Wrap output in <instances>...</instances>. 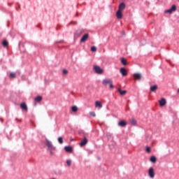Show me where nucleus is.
<instances>
[{"mask_svg": "<svg viewBox=\"0 0 179 179\" xmlns=\"http://www.w3.org/2000/svg\"><path fill=\"white\" fill-rule=\"evenodd\" d=\"M93 69L97 75H103L104 73V70L99 66L94 65Z\"/></svg>", "mask_w": 179, "mask_h": 179, "instance_id": "obj_1", "label": "nucleus"}, {"mask_svg": "<svg viewBox=\"0 0 179 179\" xmlns=\"http://www.w3.org/2000/svg\"><path fill=\"white\" fill-rule=\"evenodd\" d=\"M45 145L48 148V150L50 151V150H55L57 148H55V146H53L52 143L51 141H50V140L46 139L45 140Z\"/></svg>", "mask_w": 179, "mask_h": 179, "instance_id": "obj_2", "label": "nucleus"}, {"mask_svg": "<svg viewBox=\"0 0 179 179\" xmlns=\"http://www.w3.org/2000/svg\"><path fill=\"white\" fill-rule=\"evenodd\" d=\"M176 10H177V6L173 4V5L171 6V7L169 9L166 10L164 11V13H169V15H171V13L176 12Z\"/></svg>", "mask_w": 179, "mask_h": 179, "instance_id": "obj_3", "label": "nucleus"}, {"mask_svg": "<svg viewBox=\"0 0 179 179\" xmlns=\"http://www.w3.org/2000/svg\"><path fill=\"white\" fill-rule=\"evenodd\" d=\"M148 176L150 177V178H155V169H153V167H150L148 169Z\"/></svg>", "mask_w": 179, "mask_h": 179, "instance_id": "obj_4", "label": "nucleus"}, {"mask_svg": "<svg viewBox=\"0 0 179 179\" xmlns=\"http://www.w3.org/2000/svg\"><path fill=\"white\" fill-rule=\"evenodd\" d=\"M112 82L113 80L110 78L104 79L102 81V85H103V86H107V85H110Z\"/></svg>", "mask_w": 179, "mask_h": 179, "instance_id": "obj_5", "label": "nucleus"}, {"mask_svg": "<svg viewBox=\"0 0 179 179\" xmlns=\"http://www.w3.org/2000/svg\"><path fill=\"white\" fill-rule=\"evenodd\" d=\"M64 150L67 153H72V152H73V148H72V146L71 145L65 146Z\"/></svg>", "mask_w": 179, "mask_h": 179, "instance_id": "obj_6", "label": "nucleus"}, {"mask_svg": "<svg viewBox=\"0 0 179 179\" xmlns=\"http://www.w3.org/2000/svg\"><path fill=\"white\" fill-rule=\"evenodd\" d=\"M167 103V101H166V99L162 98L161 100L159 101V103L160 107H164Z\"/></svg>", "mask_w": 179, "mask_h": 179, "instance_id": "obj_7", "label": "nucleus"}, {"mask_svg": "<svg viewBox=\"0 0 179 179\" xmlns=\"http://www.w3.org/2000/svg\"><path fill=\"white\" fill-rule=\"evenodd\" d=\"M136 80H141L142 79V74L139 73H136L133 75Z\"/></svg>", "mask_w": 179, "mask_h": 179, "instance_id": "obj_8", "label": "nucleus"}, {"mask_svg": "<svg viewBox=\"0 0 179 179\" xmlns=\"http://www.w3.org/2000/svg\"><path fill=\"white\" fill-rule=\"evenodd\" d=\"M87 138H86V136L84 137V139L80 143V146L83 147V146H86V145H87Z\"/></svg>", "mask_w": 179, "mask_h": 179, "instance_id": "obj_9", "label": "nucleus"}, {"mask_svg": "<svg viewBox=\"0 0 179 179\" xmlns=\"http://www.w3.org/2000/svg\"><path fill=\"white\" fill-rule=\"evenodd\" d=\"M20 108L22 110H24V111H28L29 108H27V105L26 104V103L23 102L20 104Z\"/></svg>", "mask_w": 179, "mask_h": 179, "instance_id": "obj_10", "label": "nucleus"}, {"mask_svg": "<svg viewBox=\"0 0 179 179\" xmlns=\"http://www.w3.org/2000/svg\"><path fill=\"white\" fill-rule=\"evenodd\" d=\"M116 17L119 20H120V19H122V11L117 10V11L116 12Z\"/></svg>", "mask_w": 179, "mask_h": 179, "instance_id": "obj_11", "label": "nucleus"}, {"mask_svg": "<svg viewBox=\"0 0 179 179\" xmlns=\"http://www.w3.org/2000/svg\"><path fill=\"white\" fill-rule=\"evenodd\" d=\"M127 121L125 120H121L118 122V126L121 127L122 128H124V127H127Z\"/></svg>", "mask_w": 179, "mask_h": 179, "instance_id": "obj_12", "label": "nucleus"}, {"mask_svg": "<svg viewBox=\"0 0 179 179\" xmlns=\"http://www.w3.org/2000/svg\"><path fill=\"white\" fill-rule=\"evenodd\" d=\"M120 72L122 76H127V75H128L127 70L124 67L120 69Z\"/></svg>", "mask_w": 179, "mask_h": 179, "instance_id": "obj_13", "label": "nucleus"}, {"mask_svg": "<svg viewBox=\"0 0 179 179\" xmlns=\"http://www.w3.org/2000/svg\"><path fill=\"white\" fill-rule=\"evenodd\" d=\"M54 173L56 176H62V170L59 168L56 169Z\"/></svg>", "mask_w": 179, "mask_h": 179, "instance_id": "obj_14", "label": "nucleus"}, {"mask_svg": "<svg viewBox=\"0 0 179 179\" xmlns=\"http://www.w3.org/2000/svg\"><path fill=\"white\" fill-rule=\"evenodd\" d=\"M158 88L159 87L157 86V85H154L150 87V92H152L153 93H155L156 92V90H157Z\"/></svg>", "mask_w": 179, "mask_h": 179, "instance_id": "obj_15", "label": "nucleus"}, {"mask_svg": "<svg viewBox=\"0 0 179 179\" xmlns=\"http://www.w3.org/2000/svg\"><path fill=\"white\" fill-rule=\"evenodd\" d=\"M125 3H120L118 7V10H120L121 12H122V10H124V9H125Z\"/></svg>", "mask_w": 179, "mask_h": 179, "instance_id": "obj_16", "label": "nucleus"}, {"mask_svg": "<svg viewBox=\"0 0 179 179\" xmlns=\"http://www.w3.org/2000/svg\"><path fill=\"white\" fill-rule=\"evenodd\" d=\"M89 38V34H85L80 39L81 43H85Z\"/></svg>", "mask_w": 179, "mask_h": 179, "instance_id": "obj_17", "label": "nucleus"}, {"mask_svg": "<svg viewBox=\"0 0 179 179\" xmlns=\"http://www.w3.org/2000/svg\"><path fill=\"white\" fill-rule=\"evenodd\" d=\"M121 63L122 64V65L127 66L128 65V62H127V59L122 57L120 59Z\"/></svg>", "mask_w": 179, "mask_h": 179, "instance_id": "obj_18", "label": "nucleus"}, {"mask_svg": "<svg viewBox=\"0 0 179 179\" xmlns=\"http://www.w3.org/2000/svg\"><path fill=\"white\" fill-rule=\"evenodd\" d=\"M117 92L120 93V96H125V94H127V90L122 91L120 88L117 90Z\"/></svg>", "mask_w": 179, "mask_h": 179, "instance_id": "obj_19", "label": "nucleus"}, {"mask_svg": "<svg viewBox=\"0 0 179 179\" xmlns=\"http://www.w3.org/2000/svg\"><path fill=\"white\" fill-rule=\"evenodd\" d=\"M95 107H99V108H101L103 107V103H101L100 101H96L95 102Z\"/></svg>", "mask_w": 179, "mask_h": 179, "instance_id": "obj_20", "label": "nucleus"}, {"mask_svg": "<svg viewBox=\"0 0 179 179\" xmlns=\"http://www.w3.org/2000/svg\"><path fill=\"white\" fill-rule=\"evenodd\" d=\"M150 162H151V163H156V162H157V158H156L155 156H152L150 158Z\"/></svg>", "mask_w": 179, "mask_h": 179, "instance_id": "obj_21", "label": "nucleus"}, {"mask_svg": "<svg viewBox=\"0 0 179 179\" xmlns=\"http://www.w3.org/2000/svg\"><path fill=\"white\" fill-rule=\"evenodd\" d=\"M42 100H43V96H38L35 97V101H36L37 103H40V101H41Z\"/></svg>", "mask_w": 179, "mask_h": 179, "instance_id": "obj_22", "label": "nucleus"}, {"mask_svg": "<svg viewBox=\"0 0 179 179\" xmlns=\"http://www.w3.org/2000/svg\"><path fill=\"white\" fill-rule=\"evenodd\" d=\"M2 45L3 47H8L9 45V43L8 42V41L4 40L2 42Z\"/></svg>", "mask_w": 179, "mask_h": 179, "instance_id": "obj_23", "label": "nucleus"}, {"mask_svg": "<svg viewBox=\"0 0 179 179\" xmlns=\"http://www.w3.org/2000/svg\"><path fill=\"white\" fill-rule=\"evenodd\" d=\"M10 79H15L16 78V73H10L9 76Z\"/></svg>", "mask_w": 179, "mask_h": 179, "instance_id": "obj_24", "label": "nucleus"}, {"mask_svg": "<svg viewBox=\"0 0 179 179\" xmlns=\"http://www.w3.org/2000/svg\"><path fill=\"white\" fill-rule=\"evenodd\" d=\"M57 141L59 143H60V145H62V143H64V138L61 136L57 138Z\"/></svg>", "mask_w": 179, "mask_h": 179, "instance_id": "obj_25", "label": "nucleus"}, {"mask_svg": "<svg viewBox=\"0 0 179 179\" xmlns=\"http://www.w3.org/2000/svg\"><path fill=\"white\" fill-rule=\"evenodd\" d=\"M71 110L73 111V113H76V111H78V106H72Z\"/></svg>", "mask_w": 179, "mask_h": 179, "instance_id": "obj_26", "label": "nucleus"}, {"mask_svg": "<svg viewBox=\"0 0 179 179\" xmlns=\"http://www.w3.org/2000/svg\"><path fill=\"white\" fill-rule=\"evenodd\" d=\"M130 123L131 125H136V120L135 119H131Z\"/></svg>", "mask_w": 179, "mask_h": 179, "instance_id": "obj_27", "label": "nucleus"}, {"mask_svg": "<svg viewBox=\"0 0 179 179\" xmlns=\"http://www.w3.org/2000/svg\"><path fill=\"white\" fill-rule=\"evenodd\" d=\"M91 51L92 52H96V51H97V48L96 46L91 47Z\"/></svg>", "mask_w": 179, "mask_h": 179, "instance_id": "obj_28", "label": "nucleus"}, {"mask_svg": "<svg viewBox=\"0 0 179 179\" xmlns=\"http://www.w3.org/2000/svg\"><path fill=\"white\" fill-rule=\"evenodd\" d=\"M72 164V161L71 159L66 160V164L69 167H71V164Z\"/></svg>", "mask_w": 179, "mask_h": 179, "instance_id": "obj_29", "label": "nucleus"}, {"mask_svg": "<svg viewBox=\"0 0 179 179\" xmlns=\"http://www.w3.org/2000/svg\"><path fill=\"white\" fill-rule=\"evenodd\" d=\"M109 87L110 89H114V85H113V81L110 82V83L109 84Z\"/></svg>", "mask_w": 179, "mask_h": 179, "instance_id": "obj_30", "label": "nucleus"}, {"mask_svg": "<svg viewBox=\"0 0 179 179\" xmlns=\"http://www.w3.org/2000/svg\"><path fill=\"white\" fill-rule=\"evenodd\" d=\"M90 115H91L92 117H96V113H94V112H90Z\"/></svg>", "mask_w": 179, "mask_h": 179, "instance_id": "obj_31", "label": "nucleus"}, {"mask_svg": "<svg viewBox=\"0 0 179 179\" xmlns=\"http://www.w3.org/2000/svg\"><path fill=\"white\" fill-rule=\"evenodd\" d=\"M150 151H151L150 147H146L147 153H150Z\"/></svg>", "mask_w": 179, "mask_h": 179, "instance_id": "obj_32", "label": "nucleus"}, {"mask_svg": "<svg viewBox=\"0 0 179 179\" xmlns=\"http://www.w3.org/2000/svg\"><path fill=\"white\" fill-rule=\"evenodd\" d=\"M63 73H64V75H68V70L63 69Z\"/></svg>", "mask_w": 179, "mask_h": 179, "instance_id": "obj_33", "label": "nucleus"}, {"mask_svg": "<svg viewBox=\"0 0 179 179\" xmlns=\"http://www.w3.org/2000/svg\"><path fill=\"white\" fill-rule=\"evenodd\" d=\"M53 150H50V151H49L50 152V155H51V156H53V155H54V152H52Z\"/></svg>", "mask_w": 179, "mask_h": 179, "instance_id": "obj_34", "label": "nucleus"}, {"mask_svg": "<svg viewBox=\"0 0 179 179\" xmlns=\"http://www.w3.org/2000/svg\"><path fill=\"white\" fill-rule=\"evenodd\" d=\"M8 6H12V5H13V3H8Z\"/></svg>", "mask_w": 179, "mask_h": 179, "instance_id": "obj_35", "label": "nucleus"}, {"mask_svg": "<svg viewBox=\"0 0 179 179\" xmlns=\"http://www.w3.org/2000/svg\"><path fill=\"white\" fill-rule=\"evenodd\" d=\"M15 121H17V122H21V121L17 118H15Z\"/></svg>", "mask_w": 179, "mask_h": 179, "instance_id": "obj_36", "label": "nucleus"}, {"mask_svg": "<svg viewBox=\"0 0 179 179\" xmlns=\"http://www.w3.org/2000/svg\"><path fill=\"white\" fill-rule=\"evenodd\" d=\"M0 121H1V122H3V119L0 118Z\"/></svg>", "mask_w": 179, "mask_h": 179, "instance_id": "obj_37", "label": "nucleus"}, {"mask_svg": "<svg viewBox=\"0 0 179 179\" xmlns=\"http://www.w3.org/2000/svg\"><path fill=\"white\" fill-rule=\"evenodd\" d=\"M57 43H64V41H59V42H57Z\"/></svg>", "mask_w": 179, "mask_h": 179, "instance_id": "obj_38", "label": "nucleus"}, {"mask_svg": "<svg viewBox=\"0 0 179 179\" xmlns=\"http://www.w3.org/2000/svg\"><path fill=\"white\" fill-rule=\"evenodd\" d=\"M71 142L73 141V138H71Z\"/></svg>", "mask_w": 179, "mask_h": 179, "instance_id": "obj_39", "label": "nucleus"}, {"mask_svg": "<svg viewBox=\"0 0 179 179\" xmlns=\"http://www.w3.org/2000/svg\"><path fill=\"white\" fill-rule=\"evenodd\" d=\"M178 93H179V88L178 89V91H177Z\"/></svg>", "mask_w": 179, "mask_h": 179, "instance_id": "obj_40", "label": "nucleus"}, {"mask_svg": "<svg viewBox=\"0 0 179 179\" xmlns=\"http://www.w3.org/2000/svg\"><path fill=\"white\" fill-rule=\"evenodd\" d=\"M98 160H100V157H98Z\"/></svg>", "mask_w": 179, "mask_h": 179, "instance_id": "obj_41", "label": "nucleus"}, {"mask_svg": "<svg viewBox=\"0 0 179 179\" xmlns=\"http://www.w3.org/2000/svg\"><path fill=\"white\" fill-rule=\"evenodd\" d=\"M16 9V10H17V8H15Z\"/></svg>", "mask_w": 179, "mask_h": 179, "instance_id": "obj_42", "label": "nucleus"}, {"mask_svg": "<svg viewBox=\"0 0 179 179\" xmlns=\"http://www.w3.org/2000/svg\"><path fill=\"white\" fill-rule=\"evenodd\" d=\"M178 2H179V0H178Z\"/></svg>", "mask_w": 179, "mask_h": 179, "instance_id": "obj_43", "label": "nucleus"}]
</instances>
